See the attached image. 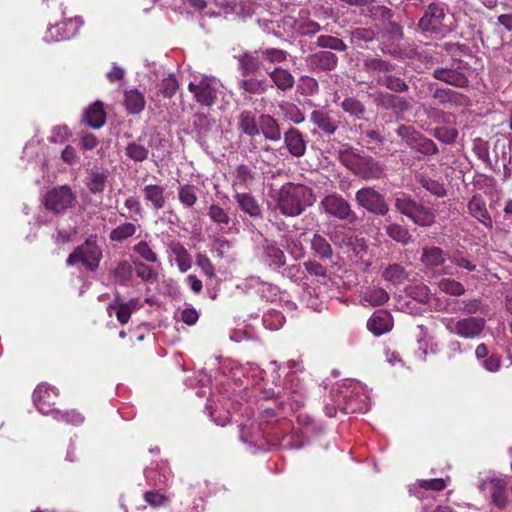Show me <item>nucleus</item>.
Masks as SVG:
<instances>
[{
	"instance_id": "0eeeda50",
	"label": "nucleus",
	"mask_w": 512,
	"mask_h": 512,
	"mask_svg": "<svg viewBox=\"0 0 512 512\" xmlns=\"http://www.w3.org/2000/svg\"><path fill=\"white\" fill-rule=\"evenodd\" d=\"M346 166L364 180H377L385 175V166L371 156L355 155L345 160Z\"/></svg>"
},
{
	"instance_id": "3c124183",
	"label": "nucleus",
	"mask_w": 512,
	"mask_h": 512,
	"mask_svg": "<svg viewBox=\"0 0 512 512\" xmlns=\"http://www.w3.org/2000/svg\"><path fill=\"white\" fill-rule=\"evenodd\" d=\"M125 155L135 162H143L148 158L149 150L142 144L130 142L125 148Z\"/></svg>"
},
{
	"instance_id": "864d4df0",
	"label": "nucleus",
	"mask_w": 512,
	"mask_h": 512,
	"mask_svg": "<svg viewBox=\"0 0 512 512\" xmlns=\"http://www.w3.org/2000/svg\"><path fill=\"white\" fill-rule=\"evenodd\" d=\"M196 187L194 185L185 184L178 188L179 201L185 207H192L197 202Z\"/></svg>"
},
{
	"instance_id": "f704fd0d",
	"label": "nucleus",
	"mask_w": 512,
	"mask_h": 512,
	"mask_svg": "<svg viewBox=\"0 0 512 512\" xmlns=\"http://www.w3.org/2000/svg\"><path fill=\"white\" fill-rule=\"evenodd\" d=\"M416 181L424 188L427 192L437 198H443L447 195L445 185L438 180H435L425 173H417L415 175Z\"/></svg>"
},
{
	"instance_id": "72a5a7b5",
	"label": "nucleus",
	"mask_w": 512,
	"mask_h": 512,
	"mask_svg": "<svg viewBox=\"0 0 512 512\" xmlns=\"http://www.w3.org/2000/svg\"><path fill=\"white\" fill-rule=\"evenodd\" d=\"M259 130L267 140L277 142L281 139L279 124L270 115L262 114L259 117Z\"/></svg>"
},
{
	"instance_id": "a211bd4d",
	"label": "nucleus",
	"mask_w": 512,
	"mask_h": 512,
	"mask_svg": "<svg viewBox=\"0 0 512 512\" xmlns=\"http://www.w3.org/2000/svg\"><path fill=\"white\" fill-rule=\"evenodd\" d=\"M57 397L56 389L46 384L38 385L33 393L34 404L37 410L44 415L54 413L55 410L52 409V406L55 404Z\"/></svg>"
},
{
	"instance_id": "37998d69",
	"label": "nucleus",
	"mask_w": 512,
	"mask_h": 512,
	"mask_svg": "<svg viewBox=\"0 0 512 512\" xmlns=\"http://www.w3.org/2000/svg\"><path fill=\"white\" fill-rule=\"evenodd\" d=\"M432 96L441 104L454 103L462 105L466 101L462 94L449 88H436Z\"/></svg>"
},
{
	"instance_id": "f257e3e1",
	"label": "nucleus",
	"mask_w": 512,
	"mask_h": 512,
	"mask_svg": "<svg viewBox=\"0 0 512 512\" xmlns=\"http://www.w3.org/2000/svg\"><path fill=\"white\" fill-rule=\"evenodd\" d=\"M276 208L287 217L301 215L316 202L312 188L299 183H284L275 196Z\"/></svg>"
},
{
	"instance_id": "49530a36",
	"label": "nucleus",
	"mask_w": 512,
	"mask_h": 512,
	"mask_svg": "<svg viewBox=\"0 0 512 512\" xmlns=\"http://www.w3.org/2000/svg\"><path fill=\"white\" fill-rule=\"evenodd\" d=\"M387 235L392 238L394 241L399 242L401 244H408L412 241V236L409 231L403 226L390 223L386 226Z\"/></svg>"
},
{
	"instance_id": "6e6d98bb",
	"label": "nucleus",
	"mask_w": 512,
	"mask_h": 512,
	"mask_svg": "<svg viewBox=\"0 0 512 512\" xmlns=\"http://www.w3.org/2000/svg\"><path fill=\"white\" fill-rule=\"evenodd\" d=\"M438 286L442 292L452 296H460L465 293L463 284L451 278L441 279Z\"/></svg>"
},
{
	"instance_id": "c85d7f7f",
	"label": "nucleus",
	"mask_w": 512,
	"mask_h": 512,
	"mask_svg": "<svg viewBox=\"0 0 512 512\" xmlns=\"http://www.w3.org/2000/svg\"><path fill=\"white\" fill-rule=\"evenodd\" d=\"M287 389L292 394L284 405H289L292 411L298 410L303 405V385L295 374H290L286 379Z\"/></svg>"
},
{
	"instance_id": "58836bf2",
	"label": "nucleus",
	"mask_w": 512,
	"mask_h": 512,
	"mask_svg": "<svg viewBox=\"0 0 512 512\" xmlns=\"http://www.w3.org/2000/svg\"><path fill=\"white\" fill-rule=\"evenodd\" d=\"M208 216L220 230L226 231L231 228V218L228 213L218 204H211L208 208Z\"/></svg>"
},
{
	"instance_id": "1a4fd4ad",
	"label": "nucleus",
	"mask_w": 512,
	"mask_h": 512,
	"mask_svg": "<svg viewBox=\"0 0 512 512\" xmlns=\"http://www.w3.org/2000/svg\"><path fill=\"white\" fill-rule=\"evenodd\" d=\"M75 201L76 195L67 185L55 187L47 191L43 197L45 208L54 214L65 212Z\"/></svg>"
},
{
	"instance_id": "4be33fe9",
	"label": "nucleus",
	"mask_w": 512,
	"mask_h": 512,
	"mask_svg": "<svg viewBox=\"0 0 512 512\" xmlns=\"http://www.w3.org/2000/svg\"><path fill=\"white\" fill-rule=\"evenodd\" d=\"M310 121L329 136L333 135L339 127V121L334 119L326 109L313 110L310 114Z\"/></svg>"
},
{
	"instance_id": "e2e57ef3",
	"label": "nucleus",
	"mask_w": 512,
	"mask_h": 512,
	"mask_svg": "<svg viewBox=\"0 0 512 512\" xmlns=\"http://www.w3.org/2000/svg\"><path fill=\"white\" fill-rule=\"evenodd\" d=\"M136 275L143 281L148 283H154L157 281L158 274L148 265L135 261Z\"/></svg>"
},
{
	"instance_id": "338daca9",
	"label": "nucleus",
	"mask_w": 512,
	"mask_h": 512,
	"mask_svg": "<svg viewBox=\"0 0 512 512\" xmlns=\"http://www.w3.org/2000/svg\"><path fill=\"white\" fill-rule=\"evenodd\" d=\"M178 89V82L174 76L169 75L167 78H164L159 86V91L166 98H171Z\"/></svg>"
},
{
	"instance_id": "774afa93",
	"label": "nucleus",
	"mask_w": 512,
	"mask_h": 512,
	"mask_svg": "<svg viewBox=\"0 0 512 512\" xmlns=\"http://www.w3.org/2000/svg\"><path fill=\"white\" fill-rule=\"evenodd\" d=\"M295 29L298 35L312 36L321 30V26L319 23L309 20L298 23Z\"/></svg>"
},
{
	"instance_id": "aec40b11",
	"label": "nucleus",
	"mask_w": 512,
	"mask_h": 512,
	"mask_svg": "<svg viewBox=\"0 0 512 512\" xmlns=\"http://www.w3.org/2000/svg\"><path fill=\"white\" fill-rule=\"evenodd\" d=\"M467 210L470 216L478 220L486 228L493 227V221L486 207V202L480 194H475L467 203Z\"/></svg>"
},
{
	"instance_id": "4d7b16f0",
	"label": "nucleus",
	"mask_w": 512,
	"mask_h": 512,
	"mask_svg": "<svg viewBox=\"0 0 512 512\" xmlns=\"http://www.w3.org/2000/svg\"><path fill=\"white\" fill-rule=\"evenodd\" d=\"M340 245L350 247L356 257L362 259L367 252V245L363 238L343 237Z\"/></svg>"
},
{
	"instance_id": "9b49d317",
	"label": "nucleus",
	"mask_w": 512,
	"mask_h": 512,
	"mask_svg": "<svg viewBox=\"0 0 512 512\" xmlns=\"http://www.w3.org/2000/svg\"><path fill=\"white\" fill-rule=\"evenodd\" d=\"M396 132L412 150L426 156L438 153L436 144L413 127L401 125Z\"/></svg>"
},
{
	"instance_id": "680f3d73",
	"label": "nucleus",
	"mask_w": 512,
	"mask_h": 512,
	"mask_svg": "<svg viewBox=\"0 0 512 512\" xmlns=\"http://www.w3.org/2000/svg\"><path fill=\"white\" fill-rule=\"evenodd\" d=\"M133 250L135 253H137L143 260L155 263L158 261L157 254L152 250L149 243L146 241H140L138 242L134 247Z\"/></svg>"
},
{
	"instance_id": "b1692460",
	"label": "nucleus",
	"mask_w": 512,
	"mask_h": 512,
	"mask_svg": "<svg viewBox=\"0 0 512 512\" xmlns=\"http://www.w3.org/2000/svg\"><path fill=\"white\" fill-rule=\"evenodd\" d=\"M307 63L314 71H331L337 67L338 57L330 51H319L311 54Z\"/></svg>"
},
{
	"instance_id": "f03ea898",
	"label": "nucleus",
	"mask_w": 512,
	"mask_h": 512,
	"mask_svg": "<svg viewBox=\"0 0 512 512\" xmlns=\"http://www.w3.org/2000/svg\"><path fill=\"white\" fill-rule=\"evenodd\" d=\"M256 54H240L235 56L238 64V70L242 78L238 81V86L247 94L261 95L265 94L273 85L262 75H257L262 67V62L258 60Z\"/></svg>"
},
{
	"instance_id": "f8f14e48",
	"label": "nucleus",
	"mask_w": 512,
	"mask_h": 512,
	"mask_svg": "<svg viewBox=\"0 0 512 512\" xmlns=\"http://www.w3.org/2000/svg\"><path fill=\"white\" fill-rule=\"evenodd\" d=\"M320 208L328 215L339 220L354 222L357 219L349 202L336 193L325 196L320 202Z\"/></svg>"
},
{
	"instance_id": "6ab92c4d",
	"label": "nucleus",
	"mask_w": 512,
	"mask_h": 512,
	"mask_svg": "<svg viewBox=\"0 0 512 512\" xmlns=\"http://www.w3.org/2000/svg\"><path fill=\"white\" fill-rule=\"evenodd\" d=\"M109 178L110 171L107 168L94 166L88 171L84 183L89 192L96 195L104 192Z\"/></svg>"
},
{
	"instance_id": "20e7f679",
	"label": "nucleus",
	"mask_w": 512,
	"mask_h": 512,
	"mask_svg": "<svg viewBox=\"0 0 512 512\" xmlns=\"http://www.w3.org/2000/svg\"><path fill=\"white\" fill-rule=\"evenodd\" d=\"M394 205L400 214L406 216L418 226L429 227L435 223L434 210L404 192L395 195Z\"/></svg>"
},
{
	"instance_id": "412c9836",
	"label": "nucleus",
	"mask_w": 512,
	"mask_h": 512,
	"mask_svg": "<svg viewBox=\"0 0 512 512\" xmlns=\"http://www.w3.org/2000/svg\"><path fill=\"white\" fill-rule=\"evenodd\" d=\"M284 143L293 157L300 158L305 155L307 142L304 135L298 129L290 127L284 133Z\"/></svg>"
},
{
	"instance_id": "39448f33",
	"label": "nucleus",
	"mask_w": 512,
	"mask_h": 512,
	"mask_svg": "<svg viewBox=\"0 0 512 512\" xmlns=\"http://www.w3.org/2000/svg\"><path fill=\"white\" fill-rule=\"evenodd\" d=\"M445 328L452 334L464 339H478L482 336L486 321L482 317L444 318Z\"/></svg>"
},
{
	"instance_id": "5fc2aeb1",
	"label": "nucleus",
	"mask_w": 512,
	"mask_h": 512,
	"mask_svg": "<svg viewBox=\"0 0 512 512\" xmlns=\"http://www.w3.org/2000/svg\"><path fill=\"white\" fill-rule=\"evenodd\" d=\"M340 106L346 113L357 118H360L365 113L364 104L355 97L345 98Z\"/></svg>"
},
{
	"instance_id": "a19ab883",
	"label": "nucleus",
	"mask_w": 512,
	"mask_h": 512,
	"mask_svg": "<svg viewBox=\"0 0 512 512\" xmlns=\"http://www.w3.org/2000/svg\"><path fill=\"white\" fill-rule=\"evenodd\" d=\"M239 127L243 133L249 136H255L260 133L259 121H256V116L253 112L244 110L239 116Z\"/></svg>"
},
{
	"instance_id": "c756f323",
	"label": "nucleus",
	"mask_w": 512,
	"mask_h": 512,
	"mask_svg": "<svg viewBox=\"0 0 512 512\" xmlns=\"http://www.w3.org/2000/svg\"><path fill=\"white\" fill-rule=\"evenodd\" d=\"M243 54H256L258 60L270 64H280L287 60L288 52L279 48H259L255 51H246Z\"/></svg>"
},
{
	"instance_id": "c03bdc74",
	"label": "nucleus",
	"mask_w": 512,
	"mask_h": 512,
	"mask_svg": "<svg viewBox=\"0 0 512 512\" xmlns=\"http://www.w3.org/2000/svg\"><path fill=\"white\" fill-rule=\"evenodd\" d=\"M382 277L393 285H399L406 280L407 273L401 265L390 264L382 272Z\"/></svg>"
},
{
	"instance_id": "69168bd1",
	"label": "nucleus",
	"mask_w": 512,
	"mask_h": 512,
	"mask_svg": "<svg viewBox=\"0 0 512 512\" xmlns=\"http://www.w3.org/2000/svg\"><path fill=\"white\" fill-rule=\"evenodd\" d=\"M473 152L482 160L487 166L492 167L489 157V146L488 143L480 138L475 139L473 143Z\"/></svg>"
},
{
	"instance_id": "052dcab7",
	"label": "nucleus",
	"mask_w": 512,
	"mask_h": 512,
	"mask_svg": "<svg viewBox=\"0 0 512 512\" xmlns=\"http://www.w3.org/2000/svg\"><path fill=\"white\" fill-rule=\"evenodd\" d=\"M432 135L442 143L452 144L457 140L458 132L455 128L442 126L433 129Z\"/></svg>"
},
{
	"instance_id": "6e6552de",
	"label": "nucleus",
	"mask_w": 512,
	"mask_h": 512,
	"mask_svg": "<svg viewBox=\"0 0 512 512\" xmlns=\"http://www.w3.org/2000/svg\"><path fill=\"white\" fill-rule=\"evenodd\" d=\"M188 89L200 105L210 107L217 99L219 81L209 76L195 78L190 81Z\"/></svg>"
},
{
	"instance_id": "5701e85b",
	"label": "nucleus",
	"mask_w": 512,
	"mask_h": 512,
	"mask_svg": "<svg viewBox=\"0 0 512 512\" xmlns=\"http://www.w3.org/2000/svg\"><path fill=\"white\" fill-rule=\"evenodd\" d=\"M446 487V481L443 478H433L419 480L415 484L409 486V493L420 500L429 497L428 490L441 491Z\"/></svg>"
},
{
	"instance_id": "79ce46f5",
	"label": "nucleus",
	"mask_w": 512,
	"mask_h": 512,
	"mask_svg": "<svg viewBox=\"0 0 512 512\" xmlns=\"http://www.w3.org/2000/svg\"><path fill=\"white\" fill-rule=\"evenodd\" d=\"M254 180V174L247 165H239L235 170V178L233 181L234 190L248 188Z\"/></svg>"
},
{
	"instance_id": "bb28decb",
	"label": "nucleus",
	"mask_w": 512,
	"mask_h": 512,
	"mask_svg": "<svg viewBox=\"0 0 512 512\" xmlns=\"http://www.w3.org/2000/svg\"><path fill=\"white\" fill-rule=\"evenodd\" d=\"M373 101L377 107L385 110L396 109L404 111L408 109V102L399 96L390 94L388 92H376L371 94Z\"/></svg>"
},
{
	"instance_id": "c9c22d12",
	"label": "nucleus",
	"mask_w": 512,
	"mask_h": 512,
	"mask_svg": "<svg viewBox=\"0 0 512 512\" xmlns=\"http://www.w3.org/2000/svg\"><path fill=\"white\" fill-rule=\"evenodd\" d=\"M389 300L388 292L380 287H370L362 292L361 302L364 305L380 306Z\"/></svg>"
},
{
	"instance_id": "f3484780",
	"label": "nucleus",
	"mask_w": 512,
	"mask_h": 512,
	"mask_svg": "<svg viewBox=\"0 0 512 512\" xmlns=\"http://www.w3.org/2000/svg\"><path fill=\"white\" fill-rule=\"evenodd\" d=\"M432 75L437 80L460 88L466 87L469 83L468 77L461 69L460 62L456 66L452 65L449 68L437 67Z\"/></svg>"
},
{
	"instance_id": "2f4dec72",
	"label": "nucleus",
	"mask_w": 512,
	"mask_h": 512,
	"mask_svg": "<svg viewBox=\"0 0 512 512\" xmlns=\"http://www.w3.org/2000/svg\"><path fill=\"white\" fill-rule=\"evenodd\" d=\"M170 253L174 256L178 269L185 273L192 266L191 256L187 249L179 241H170L168 244Z\"/></svg>"
},
{
	"instance_id": "ea45409f",
	"label": "nucleus",
	"mask_w": 512,
	"mask_h": 512,
	"mask_svg": "<svg viewBox=\"0 0 512 512\" xmlns=\"http://www.w3.org/2000/svg\"><path fill=\"white\" fill-rule=\"evenodd\" d=\"M124 104L130 114H139L145 107V98L138 90L125 92Z\"/></svg>"
},
{
	"instance_id": "de8ad7c7",
	"label": "nucleus",
	"mask_w": 512,
	"mask_h": 512,
	"mask_svg": "<svg viewBox=\"0 0 512 512\" xmlns=\"http://www.w3.org/2000/svg\"><path fill=\"white\" fill-rule=\"evenodd\" d=\"M377 83L385 86L395 92H405L408 90V85L399 77L393 76L390 73L383 76H378Z\"/></svg>"
},
{
	"instance_id": "393cba45",
	"label": "nucleus",
	"mask_w": 512,
	"mask_h": 512,
	"mask_svg": "<svg viewBox=\"0 0 512 512\" xmlns=\"http://www.w3.org/2000/svg\"><path fill=\"white\" fill-rule=\"evenodd\" d=\"M271 85L277 87L280 91L286 92L291 90L295 84V78L292 73L281 66H275L272 70L267 71Z\"/></svg>"
},
{
	"instance_id": "9d476101",
	"label": "nucleus",
	"mask_w": 512,
	"mask_h": 512,
	"mask_svg": "<svg viewBox=\"0 0 512 512\" xmlns=\"http://www.w3.org/2000/svg\"><path fill=\"white\" fill-rule=\"evenodd\" d=\"M355 201L359 207L378 216H385L389 211L384 195L373 187H363L355 194Z\"/></svg>"
},
{
	"instance_id": "0e129e2a",
	"label": "nucleus",
	"mask_w": 512,
	"mask_h": 512,
	"mask_svg": "<svg viewBox=\"0 0 512 512\" xmlns=\"http://www.w3.org/2000/svg\"><path fill=\"white\" fill-rule=\"evenodd\" d=\"M196 265L200 268L202 273L212 279L216 276L215 267L212 264L211 260L204 253L196 254Z\"/></svg>"
},
{
	"instance_id": "2eb2a0df",
	"label": "nucleus",
	"mask_w": 512,
	"mask_h": 512,
	"mask_svg": "<svg viewBox=\"0 0 512 512\" xmlns=\"http://www.w3.org/2000/svg\"><path fill=\"white\" fill-rule=\"evenodd\" d=\"M478 488L491 495V502L500 509L507 506L506 482L499 478H487L479 482Z\"/></svg>"
},
{
	"instance_id": "a878e982",
	"label": "nucleus",
	"mask_w": 512,
	"mask_h": 512,
	"mask_svg": "<svg viewBox=\"0 0 512 512\" xmlns=\"http://www.w3.org/2000/svg\"><path fill=\"white\" fill-rule=\"evenodd\" d=\"M393 327L392 317L383 310L375 312L367 322L368 330L375 336H381L389 332Z\"/></svg>"
},
{
	"instance_id": "473e14b6",
	"label": "nucleus",
	"mask_w": 512,
	"mask_h": 512,
	"mask_svg": "<svg viewBox=\"0 0 512 512\" xmlns=\"http://www.w3.org/2000/svg\"><path fill=\"white\" fill-rule=\"evenodd\" d=\"M144 199L147 203H150L152 208L160 210L165 207L166 198L164 195V187L156 184H149L143 188Z\"/></svg>"
},
{
	"instance_id": "7ed1b4c3",
	"label": "nucleus",
	"mask_w": 512,
	"mask_h": 512,
	"mask_svg": "<svg viewBox=\"0 0 512 512\" xmlns=\"http://www.w3.org/2000/svg\"><path fill=\"white\" fill-rule=\"evenodd\" d=\"M418 25L423 32L437 37H445L455 29L453 15L449 13L447 4L443 2L430 3Z\"/></svg>"
},
{
	"instance_id": "e433bc0d",
	"label": "nucleus",
	"mask_w": 512,
	"mask_h": 512,
	"mask_svg": "<svg viewBox=\"0 0 512 512\" xmlns=\"http://www.w3.org/2000/svg\"><path fill=\"white\" fill-rule=\"evenodd\" d=\"M311 250L320 259L328 260L333 256V249L329 241L321 234L315 233L311 239Z\"/></svg>"
},
{
	"instance_id": "8fccbe9b",
	"label": "nucleus",
	"mask_w": 512,
	"mask_h": 512,
	"mask_svg": "<svg viewBox=\"0 0 512 512\" xmlns=\"http://www.w3.org/2000/svg\"><path fill=\"white\" fill-rule=\"evenodd\" d=\"M316 45L320 48L330 49L337 52H343L347 49V45L343 40L331 35H320L317 38Z\"/></svg>"
},
{
	"instance_id": "603ef678",
	"label": "nucleus",
	"mask_w": 512,
	"mask_h": 512,
	"mask_svg": "<svg viewBox=\"0 0 512 512\" xmlns=\"http://www.w3.org/2000/svg\"><path fill=\"white\" fill-rule=\"evenodd\" d=\"M365 67L368 71L375 73L377 78L389 74L393 70L391 63L378 58L365 61Z\"/></svg>"
},
{
	"instance_id": "a18cd8bd",
	"label": "nucleus",
	"mask_w": 512,
	"mask_h": 512,
	"mask_svg": "<svg viewBox=\"0 0 512 512\" xmlns=\"http://www.w3.org/2000/svg\"><path fill=\"white\" fill-rule=\"evenodd\" d=\"M138 227L139 226L134 223L125 222L114 228L110 232L109 238L112 241L122 242L129 237H132L136 233Z\"/></svg>"
},
{
	"instance_id": "cd10ccee",
	"label": "nucleus",
	"mask_w": 512,
	"mask_h": 512,
	"mask_svg": "<svg viewBox=\"0 0 512 512\" xmlns=\"http://www.w3.org/2000/svg\"><path fill=\"white\" fill-rule=\"evenodd\" d=\"M234 199L239 209L250 217L259 218L262 216L261 206L258 201L249 193L237 192Z\"/></svg>"
},
{
	"instance_id": "4c0bfd02",
	"label": "nucleus",
	"mask_w": 512,
	"mask_h": 512,
	"mask_svg": "<svg viewBox=\"0 0 512 512\" xmlns=\"http://www.w3.org/2000/svg\"><path fill=\"white\" fill-rule=\"evenodd\" d=\"M422 263L430 268L438 267L445 262V253L440 247L430 246L424 247L422 256Z\"/></svg>"
},
{
	"instance_id": "4468645a",
	"label": "nucleus",
	"mask_w": 512,
	"mask_h": 512,
	"mask_svg": "<svg viewBox=\"0 0 512 512\" xmlns=\"http://www.w3.org/2000/svg\"><path fill=\"white\" fill-rule=\"evenodd\" d=\"M82 24L83 21L79 17H75L49 26L44 35V40L50 43L70 39L78 33Z\"/></svg>"
},
{
	"instance_id": "dca6fc26",
	"label": "nucleus",
	"mask_w": 512,
	"mask_h": 512,
	"mask_svg": "<svg viewBox=\"0 0 512 512\" xmlns=\"http://www.w3.org/2000/svg\"><path fill=\"white\" fill-rule=\"evenodd\" d=\"M261 260L271 270H278L285 264L284 252L272 241L264 238L259 245Z\"/></svg>"
},
{
	"instance_id": "09e8293b",
	"label": "nucleus",
	"mask_w": 512,
	"mask_h": 512,
	"mask_svg": "<svg viewBox=\"0 0 512 512\" xmlns=\"http://www.w3.org/2000/svg\"><path fill=\"white\" fill-rule=\"evenodd\" d=\"M133 268L127 261H120L113 270V279L120 285H126L132 278Z\"/></svg>"
},
{
	"instance_id": "13d9d810",
	"label": "nucleus",
	"mask_w": 512,
	"mask_h": 512,
	"mask_svg": "<svg viewBox=\"0 0 512 512\" xmlns=\"http://www.w3.org/2000/svg\"><path fill=\"white\" fill-rule=\"evenodd\" d=\"M284 316L280 311L270 310L263 315V324L269 330H278L284 324Z\"/></svg>"
},
{
	"instance_id": "ddd939ff",
	"label": "nucleus",
	"mask_w": 512,
	"mask_h": 512,
	"mask_svg": "<svg viewBox=\"0 0 512 512\" xmlns=\"http://www.w3.org/2000/svg\"><path fill=\"white\" fill-rule=\"evenodd\" d=\"M192 124L197 140L202 146L206 145L210 139L216 137L220 132L216 120L203 112L194 113Z\"/></svg>"
},
{
	"instance_id": "7c9ffc66",
	"label": "nucleus",
	"mask_w": 512,
	"mask_h": 512,
	"mask_svg": "<svg viewBox=\"0 0 512 512\" xmlns=\"http://www.w3.org/2000/svg\"><path fill=\"white\" fill-rule=\"evenodd\" d=\"M84 120L85 123L93 129L101 128L106 121V114L103 108V103L100 101H95L93 104H91L85 111Z\"/></svg>"
},
{
	"instance_id": "bf43d9fd",
	"label": "nucleus",
	"mask_w": 512,
	"mask_h": 512,
	"mask_svg": "<svg viewBox=\"0 0 512 512\" xmlns=\"http://www.w3.org/2000/svg\"><path fill=\"white\" fill-rule=\"evenodd\" d=\"M53 418L57 421H62L71 425H80L84 421L83 415L75 410L60 411L56 410L53 413Z\"/></svg>"
},
{
	"instance_id": "423d86ee",
	"label": "nucleus",
	"mask_w": 512,
	"mask_h": 512,
	"mask_svg": "<svg viewBox=\"0 0 512 512\" xmlns=\"http://www.w3.org/2000/svg\"><path fill=\"white\" fill-rule=\"evenodd\" d=\"M102 258V250L96 240L87 239L83 244L75 248L73 253L67 258V265L73 266L81 263L85 268L94 271L98 268Z\"/></svg>"
}]
</instances>
